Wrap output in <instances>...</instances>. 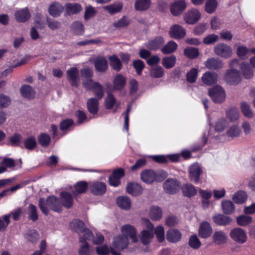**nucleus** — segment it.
<instances>
[{"label": "nucleus", "mask_w": 255, "mask_h": 255, "mask_svg": "<svg viewBox=\"0 0 255 255\" xmlns=\"http://www.w3.org/2000/svg\"><path fill=\"white\" fill-rule=\"evenodd\" d=\"M212 231L210 225L207 222H204L200 226L199 235L202 238H208L211 236Z\"/></svg>", "instance_id": "a878e982"}, {"label": "nucleus", "mask_w": 255, "mask_h": 255, "mask_svg": "<svg viewBox=\"0 0 255 255\" xmlns=\"http://www.w3.org/2000/svg\"><path fill=\"white\" fill-rule=\"evenodd\" d=\"M252 52V49L250 50L246 47L244 46H239L237 48L238 55L243 58L245 59L250 55V52Z\"/></svg>", "instance_id": "052dcab7"}, {"label": "nucleus", "mask_w": 255, "mask_h": 255, "mask_svg": "<svg viewBox=\"0 0 255 255\" xmlns=\"http://www.w3.org/2000/svg\"><path fill=\"white\" fill-rule=\"evenodd\" d=\"M209 95L214 103H221L225 101L226 94L220 86H216L209 90Z\"/></svg>", "instance_id": "20e7f679"}, {"label": "nucleus", "mask_w": 255, "mask_h": 255, "mask_svg": "<svg viewBox=\"0 0 255 255\" xmlns=\"http://www.w3.org/2000/svg\"><path fill=\"white\" fill-rule=\"evenodd\" d=\"M219 37L215 34H211L207 35L203 39V42L207 45L212 44L218 41Z\"/></svg>", "instance_id": "e2e57ef3"}, {"label": "nucleus", "mask_w": 255, "mask_h": 255, "mask_svg": "<svg viewBox=\"0 0 255 255\" xmlns=\"http://www.w3.org/2000/svg\"><path fill=\"white\" fill-rule=\"evenodd\" d=\"M149 216L152 220L157 221L160 220L162 216L161 209L157 206H153L150 208Z\"/></svg>", "instance_id": "e433bc0d"}, {"label": "nucleus", "mask_w": 255, "mask_h": 255, "mask_svg": "<svg viewBox=\"0 0 255 255\" xmlns=\"http://www.w3.org/2000/svg\"><path fill=\"white\" fill-rule=\"evenodd\" d=\"M123 7V5L121 3L114 4L106 6L105 9L112 14L119 12L121 11Z\"/></svg>", "instance_id": "338daca9"}, {"label": "nucleus", "mask_w": 255, "mask_h": 255, "mask_svg": "<svg viewBox=\"0 0 255 255\" xmlns=\"http://www.w3.org/2000/svg\"><path fill=\"white\" fill-rule=\"evenodd\" d=\"M217 0H207L205 4V10L209 13H213L217 6Z\"/></svg>", "instance_id": "6e6d98bb"}, {"label": "nucleus", "mask_w": 255, "mask_h": 255, "mask_svg": "<svg viewBox=\"0 0 255 255\" xmlns=\"http://www.w3.org/2000/svg\"><path fill=\"white\" fill-rule=\"evenodd\" d=\"M24 147L30 150H33L37 145L35 138L33 136H30L23 140Z\"/></svg>", "instance_id": "79ce46f5"}, {"label": "nucleus", "mask_w": 255, "mask_h": 255, "mask_svg": "<svg viewBox=\"0 0 255 255\" xmlns=\"http://www.w3.org/2000/svg\"><path fill=\"white\" fill-rule=\"evenodd\" d=\"M61 196L62 198V206L66 208H70L73 205V198L71 194L69 193L63 192L61 193Z\"/></svg>", "instance_id": "72a5a7b5"}, {"label": "nucleus", "mask_w": 255, "mask_h": 255, "mask_svg": "<svg viewBox=\"0 0 255 255\" xmlns=\"http://www.w3.org/2000/svg\"><path fill=\"white\" fill-rule=\"evenodd\" d=\"M142 221L145 229L140 232L138 237L140 241L144 245H146L154 237V226L147 219H143Z\"/></svg>", "instance_id": "f03ea898"}, {"label": "nucleus", "mask_w": 255, "mask_h": 255, "mask_svg": "<svg viewBox=\"0 0 255 255\" xmlns=\"http://www.w3.org/2000/svg\"><path fill=\"white\" fill-rule=\"evenodd\" d=\"M214 222L220 226L229 225L232 222V219L223 214H218L213 217Z\"/></svg>", "instance_id": "c756f323"}, {"label": "nucleus", "mask_w": 255, "mask_h": 255, "mask_svg": "<svg viewBox=\"0 0 255 255\" xmlns=\"http://www.w3.org/2000/svg\"><path fill=\"white\" fill-rule=\"evenodd\" d=\"M185 29L181 25L175 24L171 26L169 31V35L174 39H180L185 36Z\"/></svg>", "instance_id": "2eb2a0df"}, {"label": "nucleus", "mask_w": 255, "mask_h": 255, "mask_svg": "<svg viewBox=\"0 0 255 255\" xmlns=\"http://www.w3.org/2000/svg\"><path fill=\"white\" fill-rule=\"evenodd\" d=\"M150 0H137L135 3L136 10H144L147 9L150 5Z\"/></svg>", "instance_id": "8fccbe9b"}, {"label": "nucleus", "mask_w": 255, "mask_h": 255, "mask_svg": "<svg viewBox=\"0 0 255 255\" xmlns=\"http://www.w3.org/2000/svg\"><path fill=\"white\" fill-rule=\"evenodd\" d=\"M78 255H92L93 248L84 240L82 237L79 238Z\"/></svg>", "instance_id": "f8f14e48"}, {"label": "nucleus", "mask_w": 255, "mask_h": 255, "mask_svg": "<svg viewBox=\"0 0 255 255\" xmlns=\"http://www.w3.org/2000/svg\"><path fill=\"white\" fill-rule=\"evenodd\" d=\"M228 118L231 122H235L239 117V112L237 109H231L226 112Z\"/></svg>", "instance_id": "bf43d9fd"}, {"label": "nucleus", "mask_w": 255, "mask_h": 255, "mask_svg": "<svg viewBox=\"0 0 255 255\" xmlns=\"http://www.w3.org/2000/svg\"><path fill=\"white\" fill-rule=\"evenodd\" d=\"M90 190L95 195H102L106 192V185L101 182H92L90 185Z\"/></svg>", "instance_id": "ddd939ff"}, {"label": "nucleus", "mask_w": 255, "mask_h": 255, "mask_svg": "<svg viewBox=\"0 0 255 255\" xmlns=\"http://www.w3.org/2000/svg\"><path fill=\"white\" fill-rule=\"evenodd\" d=\"M25 238L32 243H35L39 238V234L35 230L31 229L27 232Z\"/></svg>", "instance_id": "3c124183"}, {"label": "nucleus", "mask_w": 255, "mask_h": 255, "mask_svg": "<svg viewBox=\"0 0 255 255\" xmlns=\"http://www.w3.org/2000/svg\"><path fill=\"white\" fill-rule=\"evenodd\" d=\"M164 43V39L161 36H158L154 39L149 40L146 44V47L151 50H156Z\"/></svg>", "instance_id": "5701e85b"}, {"label": "nucleus", "mask_w": 255, "mask_h": 255, "mask_svg": "<svg viewBox=\"0 0 255 255\" xmlns=\"http://www.w3.org/2000/svg\"><path fill=\"white\" fill-rule=\"evenodd\" d=\"M181 233L179 230L175 229L169 230L166 234V239L171 243H176L181 240Z\"/></svg>", "instance_id": "393cba45"}, {"label": "nucleus", "mask_w": 255, "mask_h": 255, "mask_svg": "<svg viewBox=\"0 0 255 255\" xmlns=\"http://www.w3.org/2000/svg\"><path fill=\"white\" fill-rule=\"evenodd\" d=\"M176 58L174 55L164 57L162 60V65L166 69H170L174 66Z\"/></svg>", "instance_id": "ea45409f"}, {"label": "nucleus", "mask_w": 255, "mask_h": 255, "mask_svg": "<svg viewBox=\"0 0 255 255\" xmlns=\"http://www.w3.org/2000/svg\"><path fill=\"white\" fill-rule=\"evenodd\" d=\"M38 205L42 212L45 215H47L48 213L47 207L57 212H60L62 208L60 200L55 196L48 197L46 202L43 198H40Z\"/></svg>", "instance_id": "f257e3e1"}, {"label": "nucleus", "mask_w": 255, "mask_h": 255, "mask_svg": "<svg viewBox=\"0 0 255 255\" xmlns=\"http://www.w3.org/2000/svg\"><path fill=\"white\" fill-rule=\"evenodd\" d=\"M110 65L116 71H119L122 67L120 59L116 55H112L109 57Z\"/></svg>", "instance_id": "c03bdc74"}, {"label": "nucleus", "mask_w": 255, "mask_h": 255, "mask_svg": "<svg viewBox=\"0 0 255 255\" xmlns=\"http://www.w3.org/2000/svg\"><path fill=\"white\" fill-rule=\"evenodd\" d=\"M124 175L125 171L123 169L119 168L114 170L109 177V184L114 187L119 186L121 184V179Z\"/></svg>", "instance_id": "1a4fd4ad"}, {"label": "nucleus", "mask_w": 255, "mask_h": 255, "mask_svg": "<svg viewBox=\"0 0 255 255\" xmlns=\"http://www.w3.org/2000/svg\"><path fill=\"white\" fill-rule=\"evenodd\" d=\"M141 179L147 184H151L156 181V172L152 170H145L140 174Z\"/></svg>", "instance_id": "a211bd4d"}, {"label": "nucleus", "mask_w": 255, "mask_h": 255, "mask_svg": "<svg viewBox=\"0 0 255 255\" xmlns=\"http://www.w3.org/2000/svg\"><path fill=\"white\" fill-rule=\"evenodd\" d=\"M214 52L217 55L225 58L230 57L233 53L231 47L222 43H218L214 47Z\"/></svg>", "instance_id": "423d86ee"}, {"label": "nucleus", "mask_w": 255, "mask_h": 255, "mask_svg": "<svg viewBox=\"0 0 255 255\" xmlns=\"http://www.w3.org/2000/svg\"><path fill=\"white\" fill-rule=\"evenodd\" d=\"M96 98H91L88 100L87 102V109L91 114H96L98 111L99 102Z\"/></svg>", "instance_id": "cd10ccee"}, {"label": "nucleus", "mask_w": 255, "mask_h": 255, "mask_svg": "<svg viewBox=\"0 0 255 255\" xmlns=\"http://www.w3.org/2000/svg\"><path fill=\"white\" fill-rule=\"evenodd\" d=\"M38 140L42 147H47L50 142L51 138L48 134L42 133L38 136Z\"/></svg>", "instance_id": "603ef678"}, {"label": "nucleus", "mask_w": 255, "mask_h": 255, "mask_svg": "<svg viewBox=\"0 0 255 255\" xmlns=\"http://www.w3.org/2000/svg\"><path fill=\"white\" fill-rule=\"evenodd\" d=\"M184 54L189 58L194 59L198 56L199 52L197 48L189 47L184 49Z\"/></svg>", "instance_id": "de8ad7c7"}, {"label": "nucleus", "mask_w": 255, "mask_h": 255, "mask_svg": "<svg viewBox=\"0 0 255 255\" xmlns=\"http://www.w3.org/2000/svg\"><path fill=\"white\" fill-rule=\"evenodd\" d=\"M91 90L94 93L96 98L98 99H101L104 96V87L98 82L94 84V86Z\"/></svg>", "instance_id": "c9c22d12"}, {"label": "nucleus", "mask_w": 255, "mask_h": 255, "mask_svg": "<svg viewBox=\"0 0 255 255\" xmlns=\"http://www.w3.org/2000/svg\"><path fill=\"white\" fill-rule=\"evenodd\" d=\"M117 204L121 209L128 210L131 207V202L129 197L123 196L117 199Z\"/></svg>", "instance_id": "bb28decb"}, {"label": "nucleus", "mask_w": 255, "mask_h": 255, "mask_svg": "<svg viewBox=\"0 0 255 255\" xmlns=\"http://www.w3.org/2000/svg\"><path fill=\"white\" fill-rule=\"evenodd\" d=\"M28 215L29 219L33 222L36 221L38 219L37 214V209L36 207L32 204H30L28 207Z\"/></svg>", "instance_id": "37998d69"}, {"label": "nucleus", "mask_w": 255, "mask_h": 255, "mask_svg": "<svg viewBox=\"0 0 255 255\" xmlns=\"http://www.w3.org/2000/svg\"><path fill=\"white\" fill-rule=\"evenodd\" d=\"M224 78L227 83L233 85L237 84L241 81L239 71L234 69L227 71Z\"/></svg>", "instance_id": "9d476101"}, {"label": "nucleus", "mask_w": 255, "mask_h": 255, "mask_svg": "<svg viewBox=\"0 0 255 255\" xmlns=\"http://www.w3.org/2000/svg\"><path fill=\"white\" fill-rule=\"evenodd\" d=\"M227 238V236L223 231H216L213 236L214 242L218 245L225 243L226 242Z\"/></svg>", "instance_id": "4c0bfd02"}, {"label": "nucleus", "mask_w": 255, "mask_h": 255, "mask_svg": "<svg viewBox=\"0 0 255 255\" xmlns=\"http://www.w3.org/2000/svg\"><path fill=\"white\" fill-rule=\"evenodd\" d=\"M67 79L72 86H77L79 81L78 70L73 67L67 71Z\"/></svg>", "instance_id": "f3484780"}, {"label": "nucleus", "mask_w": 255, "mask_h": 255, "mask_svg": "<svg viewBox=\"0 0 255 255\" xmlns=\"http://www.w3.org/2000/svg\"><path fill=\"white\" fill-rule=\"evenodd\" d=\"M247 199V195L244 191L236 192L233 196V201L237 204H242Z\"/></svg>", "instance_id": "a19ab883"}, {"label": "nucleus", "mask_w": 255, "mask_h": 255, "mask_svg": "<svg viewBox=\"0 0 255 255\" xmlns=\"http://www.w3.org/2000/svg\"><path fill=\"white\" fill-rule=\"evenodd\" d=\"M71 227L73 231L80 235L85 229L84 222L80 220L75 219L71 223Z\"/></svg>", "instance_id": "f704fd0d"}, {"label": "nucleus", "mask_w": 255, "mask_h": 255, "mask_svg": "<svg viewBox=\"0 0 255 255\" xmlns=\"http://www.w3.org/2000/svg\"><path fill=\"white\" fill-rule=\"evenodd\" d=\"M73 33L77 35H81L84 33V26L79 21L73 22L71 26Z\"/></svg>", "instance_id": "864d4df0"}, {"label": "nucleus", "mask_w": 255, "mask_h": 255, "mask_svg": "<svg viewBox=\"0 0 255 255\" xmlns=\"http://www.w3.org/2000/svg\"><path fill=\"white\" fill-rule=\"evenodd\" d=\"M22 96L29 99H33L35 96V91L32 87L28 85H24L20 88Z\"/></svg>", "instance_id": "2f4dec72"}, {"label": "nucleus", "mask_w": 255, "mask_h": 255, "mask_svg": "<svg viewBox=\"0 0 255 255\" xmlns=\"http://www.w3.org/2000/svg\"><path fill=\"white\" fill-rule=\"evenodd\" d=\"M177 48V44L173 41H169L161 49L164 54H170L174 52Z\"/></svg>", "instance_id": "58836bf2"}, {"label": "nucleus", "mask_w": 255, "mask_h": 255, "mask_svg": "<svg viewBox=\"0 0 255 255\" xmlns=\"http://www.w3.org/2000/svg\"><path fill=\"white\" fill-rule=\"evenodd\" d=\"M198 75V70L193 68L187 74V80L191 83L195 82Z\"/></svg>", "instance_id": "774afa93"}, {"label": "nucleus", "mask_w": 255, "mask_h": 255, "mask_svg": "<svg viewBox=\"0 0 255 255\" xmlns=\"http://www.w3.org/2000/svg\"><path fill=\"white\" fill-rule=\"evenodd\" d=\"M242 112L244 115L251 118L253 116V113L251 110L250 106L246 103H242L241 106Z\"/></svg>", "instance_id": "69168bd1"}, {"label": "nucleus", "mask_w": 255, "mask_h": 255, "mask_svg": "<svg viewBox=\"0 0 255 255\" xmlns=\"http://www.w3.org/2000/svg\"><path fill=\"white\" fill-rule=\"evenodd\" d=\"M227 125L228 122L225 119H219L215 124V130L218 132L223 131Z\"/></svg>", "instance_id": "680f3d73"}, {"label": "nucleus", "mask_w": 255, "mask_h": 255, "mask_svg": "<svg viewBox=\"0 0 255 255\" xmlns=\"http://www.w3.org/2000/svg\"><path fill=\"white\" fill-rule=\"evenodd\" d=\"M122 232L123 235L122 236H126L131 239L132 242L135 243L137 241L136 237V233L134 228L129 225H126L123 226L122 228Z\"/></svg>", "instance_id": "dca6fc26"}, {"label": "nucleus", "mask_w": 255, "mask_h": 255, "mask_svg": "<svg viewBox=\"0 0 255 255\" xmlns=\"http://www.w3.org/2000/svg\"><path fill=\"white\" fill-rule=\"evenodd\" d=\"M253 218L251 216L241 215L237 218V224L241 226H246L250 224L252 221Z\"/></svg>", "instance_id": "5fc2aeb1"}, {"label": "nucleus", "mask_w": 255, "mask_h": 255, "mask_svg": "<svg viewBox=\"0 0 255 255\" xmlns=\"http://www.w3.org/2000/svg\"><path fill=\"white\" fill-rule=\"evenodd\" d=\"M202 169L197 163L191 165L189 168V177L190 180L194 183H198L200 178Z\"/></svg>", "instance_id": "4468645a"}, {"label": "nucleus", "mask_w": 255, "mask_h": 255, "mask_svg": "<svg viewBox=\"0 0 255 255\" xmlns=\"http://www.w3.org/2000/svg\"><path fill=\"white\" fill-rule=\"evenodd\" d=\"M205 66L209 69L218 70L223 67V64L220 59L212 57L205 61Z\"/></svg>", "instance_id": "aec40b11"}, {"label": "nucleus", "mask_w": 255, "mask_h": 255, "mask_svg": "<svg viewBox=\"0 0 255 255\" xmlns=\"http://www.w3.org/2000/svg\"><path fill=\"white\" fill-rule=\"evenodd\" d=\"M126 83V79L122 75L118 74L115 76L114 81V89L120 91L122 90Z\"/></svg>", "instance_id": "c85d7f7f"}, {"label": "nucleus", "mask_w": 255, "mask_h": 255, "mask_svg": "<svg viewBox=\"0 0 255 255\" xmlns=\"http://www.w3.org/2000/svg\"><path fill=\"white\" fill-rule=\"evenodd\" d=\"M201 14L199 10L192 8L188 10L184 15L183 18L186 23L194 24L201 18Z\"/></svg>", "instance_id": "0eeeda50"}, {"label": "nucleus", "mask_w": 255, "mask_h": 255, "mask_svg": "<svg viewBox=\"0 0 255 255\" xmlns=\"http://www.w3.org/2000/svg\"><path fill=\"white\" fill-rule=\"evenodd\" d=\"M128 244L127 237L119 236L114 238L110 248L111 254L112 255H121V252L126 249Z\"/></svg>", "instance_id": "7ed1b4c3"}, {"label": "nucleus", "mask_w": 255, "mask_h": 255, "mask_svg": "<svg viewBox=\"0 0 255 255\" xmlns=\"http://www.w3.org/2000/svg\"><path fill=\"white\" fill-rule=\"evenodd\" d=\"M143 191L142 187L135 182L128 183L127 186V192L134 196L140 195Z\"/></svg>", "instance_id": "412c9836"}, {"label": "nucleus", "mask_w": 255, "mask_h": 255, "mask_svg": "<svg viewBox=\"0 0 255 255\" xmlns=\"http://www.w3.org/2000/svg\"><path fill=\"white\" fill-rule=\"evenodd\" d=\"M88 188V185L86 182L82 181H79L75 185V193L78 194H82L85 193Z\"/></svg>", "instance_id": "13d9d810"}, {"label": "nucleus", "mask_w": 255, "mask_h": 255, "mask_svg": "<svg viewBox=\"0 0 255 255\" xmlns=\"http://www.w3.org/2000/svg\"><path fill=\"white\" fill-rule=\"evenodd\" d=\"M230 235L233 241L239 244H244L247 239L246 233L240 228H235L231 230Z\"/></svg>", "instance_id": "6e6552de"}, {"label": "nucleus", "mask_w": 255, "mask_h": 255, "mask_svg": "<svg viewBox=\"0 0 255 255\" xmlns=\"http://www.w3.org/2000/svg\"><path fill=\"white\" fill-rule=\"evenodd\" d=\"M64 7L61 4L55 2L50 4L48 12L50 15L54 17H57L62 13Z\"/></svg>", "instance_id": "4be33fe9"}, {"label": "nucleus", "mask_w": 255, "mask_h": 255, "mask_svg": "<svg viewBox=\"0 0 255 255\" xmlns=\"http://www.w3.org/2000/svg\"><path fill=\"white\" fill-rule=\"evenodd\" d=\"M241 132L240 128L236 126L231 127L226 132V135L229 137L233 138L238 136Z\"/></svg>", "instance_id": "0e129e2a"}, {"label": "nucleus", "mask_w": 255, "mask_h": 255, "mask_svg": "<svg viewBox=\"0 0 255 255\" xmlns=\"http://www.w3.org/2000/svg\"><path fill=\"white\" fill-rule=\"evenodd\" d=\"M222 206L223 212L226 214H230L234 211V205L230 201L225 200L223 201Z\"/></svg>", "instance_id": "49530a36"}, {"label": "nucleus", "mask_w": 255, "mask_h": 255, "mask_svg": "<svg viewBox=\"0 0 255 255\" xmlns=\"http://www.w3.org/2000/svg\"><path fill=\"white\" fill-rule=\"evenodd\" d=\"M164 73L163 68L160 66L152 67L150 70V76L154 78H161L163 76Z\"/></svg>", "instance_id": "09e8293b"}, {"label": "nucleus", "mask_w": 255, "mask_h": 255, "mask_svg": "<svg viewBox=\"0 0 255 255\" xmlns=\"http://www.w3.org/2000/svg\"><path fill=\"white\" fill-rule=\"evenodd\" d=\"M66 12L68 15L75 14L80 12L82 9L81 5L77 3H69L66 4Z\"/></svg>", "instance_id": "7c9ffc66"}, {"label": "nucleus", "mask_w": 255, "mask_h": 255, "mask_svg": "<svg viewBox=\"0 0 255 255\" xmlns=\"http://www.w3.org/2000/svg\"><path fill=\"white\" fill-rule=\"evenodd\" d=\"M241 68L246 78L250 79L253 77V71L249 64L243 63L241 65Z\"/></svg>", "instance_id": "4d7b16f0"}, {"label": "nucleus", "mask_w": 255, "mask_h": 255, "mask_svg": "<svg viewBox=\"0 0 255 255\" xmlns=\"http://www.w3.org/2000/svg\"><path fill=\"white\" fill-rule=\"evenodd\" d=\"M180 183L175 178H168L163 184L164 191L168 194H175L179 191Z\"/></svg>", "instance_id": "39448f33"}, {"label": "nucleus", "mask_w": 255, "mask_h": 255, "mask_svg": "<svg viewBox=\"0 0 255 255\" xmlns=\"http://www.w3.org/2000/svg\"><path fill=\"white\" fill-rule=\"evenodd\" d=\"M16 19L21 22L26 21L30 17V14L26 8L22 9L15 13Z\"/></svg>", "instance_id": "473e14b6"}, {"label": "nucleus", "mask_w": 255, "mask_h": 255, "mask_svg": "<svg viewBox=\"0 0 255 255\" xmlns=\"http://www.w3.org/2000/svg\"><path fill=\"white\" fill-rule=\"evenodd\" d=\"M183 195L187 197L195 196L197 194V190L195 187L191 184H186L182 187Z\"/></svg>", "instance_id": "a18cd8bd"}, {"label": "nucleus", "mask_w": 255, "mask_h": 255, "mask_svg": "<svg viewBox=\"0 0 255 255\" xmlns=\"http://www.w3.org/2000/svg\"><path fill=\"white\" fill-rule=\"evenodd\" d=\"M95 69L99 72H105L108 68V61L104 57H98L94 61Z\"/></svg>", "instance_id": "b1692460"}, {"label": "nucleus", "mask_w": 255, "mask_h": 255, "mask_svg": "<svg viewBox=\"0 0 255 255\" xmlns=\"http://www.w3.org/2000/svg\"><path fill=\"white\" fill-rule=\"evenodd\" d=\"M186 3L184 0H178L170 6V11L174 16L180 15L186 9Z\"/></svg>", "instance_id": "9b49d317"}, {"label": "nucleus", "mask_w": 255, "mask_h": 255, "mask_svg": "<svg viewBox=\"0 0 255 255\" xmlns=\"http://www.w3.org/2000/svg\"><path fill=\"white\" fill-rule=\"evenodd\" d=\"M202 81L206 85H211L217 82L218 75L214 72H206L203 75Z\"/></svg>", "instance_id": "6ab92c4d"}]
</instances>
